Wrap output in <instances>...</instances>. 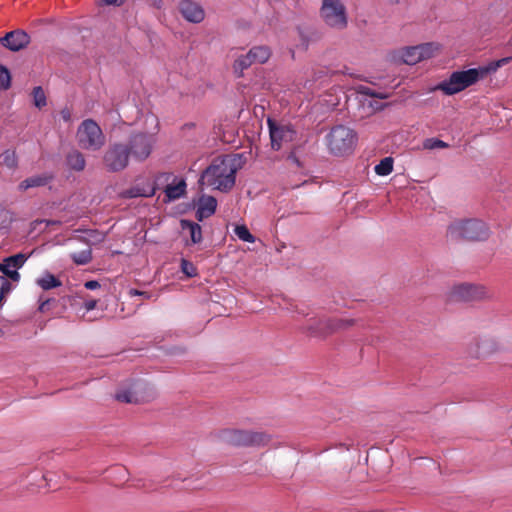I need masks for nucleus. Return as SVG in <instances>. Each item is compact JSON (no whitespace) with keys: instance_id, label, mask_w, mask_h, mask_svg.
Listing matches in <instances>:
<instances>
[{"instance_id":"1","label":"nucleus","mask_w":512,"mask_h":512,"mask_svg":"<svg viewBox=\"0 0 512 512\" xmlns=\"http://www.w3.org/2000/svg\"><path fill=\"white\" fill-rule=\"evenodd\" d=\"M236 161L230 156L217 157L202 172L200 185L211 186L222 192L230 191L235 185Z\"/></svg>"},{"instance_id":"27","label":"nucleus","mask_w":512,"mask_h":512,"mask_svg":"<svg viewBox=\"0 0 512 512\" xmlns=\"http://www.w3.org/2000/svg\"><path fill=\"white\" fill-rule=\"evenodd\" d=\"M375 173L379 176H387L393 171V158L385 157L374 168Z\"/></svg>"},{"instance_id":"28","label":"nucleus","mask_w":512,"mask_h":512,"mask_svg":"<svg viewBox=\"0 0 512 512\" xmlns=\"http://www.w3.org/2000/svg\"><path fill=\"white\" fill-rule=\"evenodd\" d=\"M511 61H512V56L504 57L502 59L492 61L488 65L480 67V68L484 74V77H486L489 73L496 72L500 67L508 64Z\"/></svg>"},{"instance_id":"46","label":"nucleus","mask_w":512,"mask_h":512,"mask_svg":"<svg viewBox=\"0 0 512 512\" xmlns=\"http://www.w3.org/2000/svg\"><path fill=\"white\" fill-rule=\"evenodd\" d=\"M105 4H115L117 6H119L122 2H112V1H109V2H104Z\"/></svg>"},{"instance_id":"30","label":"nucleus","mask_w":512,"mask_h":512,"mask_svg":"<svg viewBox=\"0 0 512 512\" xmlns=\"http://www.w3.org/2000/svg\"><path fill=\"white\" fill-rule=\"evenodd\" d=\"M2 164L9 169H15L18 166V157L14 150H5L1 154Z\"/></svg>"},{"instance_id":"35","label":"nucleus","mask_w":512,"mask_h":512,"mask_svg":"<svg viewBox=\"0 0 512 512\" xmlns=\"http://www.w3.org/2000/svg\"><path fill=\"white\" fill-rule=\"evenodd\" d=\"M153 194H154V189H152L150 192H146L145 190L140 189L138 187L131 188L124 192V196L127 198H136V197H141V196L149 197V196H152Z\"/></svg>"},{"instance_id":"14","label":"nucleus","mask_w":512,"mask_h":512,"mask_svg":"<svg viewBox=\"0 0 512 512\" xmlns=\"http://www.w3.org/2000/svg\"><path fill=\"white\" fill-rule=\"evenodd\" d=\"M452 297L459 301L473 302L487 298L488 292L482 285L462 283L453 287Z\"/></svg>"},{"instance_id":"3","label":"nucleus","mask_w":512,"mask_h":512,"mask_svg":"<svg viewBox=\"0 0 512 512\" xmlns=\"http://www.w3.org/2000/svg\"><path fill=\"white\" fill-rule=\"evenodd\" d=\"M222 442L236 447H264L271 441L266 432L227 428L219 432Z\"/></svg>"},{"instance_id":"38","label":"nucleus","mask_w":512,"mask_h":512,"mask_svg":"<svg viewBox=\"0 0 512 512\" xmlns=\"http://www.w3.org/2000/svg\"><path fill=\"white\" fill-rule=\"evenodd\" d=\"M181 270L188 277H194L197 275L196 267L189 261L182 259L181 261Z\"/></svg>"},{"instance_id":"7","label":"nucleus","mask_w":512,"mask_h":512,"mask_svg":"<svg viewBox=\"0 0 512 512\" xmlns=\"http://www.w3.org/2000/svg\"><path fill=\"white\" fill-rule=\"evenodd\" d=\"M78 145L84 150L97 151L105 144V135L93 119L84 120L76 133Z\"/></svg>"},{"instance_id":"26","label":"nucleus","mask_w":512,"mask_h":512,"mask_svg":"<svg viewBox=\"0 0 512 512\" xmlns=\"http://www.w3.org/2000/svg\"><path fill=\"white\" fill-rule=\"evenodd\" d=\"M252 64H254V61L250 57V54L247 53L245 55L239 56L233 65L235 73H237L239 76L242 75L243 71L247 68H249Z\"/></svg>"},{"instance_id":"22","label":"nucleus","mask_w":512,"mask_h":512,"mask_svg":"<svg viewBox=\"0 0 512 512\" xmlns=\"http://www.w3.org/2000/svg\"><path fill=\"white\" fill-rule=\"evenodd\" d=\"M67 164L75 171H82L85 168L86 161L81 152L73 150L67 155Z\"/></svg>"},{"instance_id":"43","label":"nucleus","mask_w":512,"mask_h":512,"mask_svg":"<svg viewBox=\"0 0 512 512\" xmlns=\"http://www.w3.org/2000/svg\"><path fill=\"white\" fill-rule=\"evenodd\" d=\"M49 303H50V299H45V300L40 299L39 310H40L41 312L46 311V309H47V308H48V306H49Z\"/></svg>"},{"instance_id":"24","label":"nucleus","mask_w":512,"mask_h":512,"mask_svg":"<svg viewBox=\"0 0 512 512\" xmlns=\"http://www.w3.org/2000/svg\"><path fill=\"white\" fill-rule=\"evenodd\" d=\"M29 255L24 253H18L9 257L4 258V262L8 269L18 270L20 269L25 262L27 261Z\"/></svg>"},{"instance_id":"23","label":"nucleus","mask_w":512,"mask_h":512,"mask_svg":"<svg viewBox=\"0 0 512 512\" xmlns=\"http://www.w3.org/2000/svg\"><path fill=\"white\" fill-rule=\"evenodd\" d=\"M186 190V183L184 180H180L177 184L167 185L165 188V195L169 200H175L184 195Z\"/></svg>"},{"instance_id":"41","label":"nucleus","mask_w":512,"mask_h":512,"mask_svg":"<svg viewBox=\"0 0 512 512\" xmlns=\"http://www.w3.org/2000/svg\"><path fill=\"white\" fill-rule=\"evenodd\" d=\"M129 294H130L131 296H136V295H138V296H142V297H145V298H147V299H149V298L151 297V294H150V293H148V292H146V291H139V290H136V289H131V290L129 291Z\"/></svg>"},{"instance_id":"25","label":"nucleus","mask_w":512,"mask_h":512,"mask_svg":"<svg viewBox=\"0 0 512 512\" xmlns=\"http://www.w3.org/2000/svg\"><path fill=\"white\" fill-rule=\"evenodd\" d=\"M37 284L43 290H49L61 286V281L50 273H46L43 277L37 280Z\"/></svg>"},{"instance_id":"42","label":"nucleus","mask_w":512,"mask_h":512,"mask_svg":"<svg viewBox=\"0 0 512 512\" xmlns=\"http://www.w3.org/2000/svg\"><path fill=\"white\" fill-rule=\"evenodd\" d=\"M84 286L86 289L95 290L100 287V283L96 280H90L85 282Z\"/></svg>"},{"instance_id":"17","label":"nucleus","mask_w":512,"mask_h":512,"mask_svg":"<svg viewBox=\"0 0 512 512\" xmlns=\"http://www.w3.org/2000/svg\"><path fill=\"white\" fill-rule=\"evenodd\" d=\"M182 16L189 22L200 23L205 18V11L199 2H180Z\"/></svg>"},{"instance_id":"19","label":"nucleus","mask_w":512,"mask_h":512,"mask_svg":"<svg viewBox=\"0 0 512 512\" xmlns=\"http://www.w3.org/2000/svg\"><path fill=\"white\" fill-rule=\"evenodd\" d=\"M53 179L54 175L52 173L33 175L20 182L19 189L26 191L30 188L43 187L49 184Z\"/></svg>"},{"instance_id":"21","label":"nucleus","mask_w":512,"mask_h":512,"mask_svg":"<svg viewBox=\"0 0 512 512\" xmlns=\"http://www.w3.org/2000/svg\"><path fill=\"white\" fill-rule=\"evenodd\" d=\"M254 63L263 64L268 61L271 56V50L267 46H255L248 52Z\"/></svg>"},{"instance_id":"12","label":"nucleus","mask_w":512,"mask_h":512,"mask_svg":"<svg viewBox=\"0 0 512 512\" xmlns=\"http://www.w3.org/2000/svg\"><path fill=\"white\" fill-rule=\"evenodd\" d=\"M495 339L485 336H474L466 344V354L471 359H484L498 350Z\"/></svg>"},{"instance_id":"37","label":"nucleus","mask_w":512,"mask_h":512,"mask_svg":"<svg viewBox=\"0 0 512 512\" xmlns=\"http://www.w3.org/2000/svg\"><path fill=\"white\" fill-rule=\"evenodd\" d=\"M11 290V283L5 276H0V306L2 305V301L4 300L5 296L10 292Z\"/></svg>"},{"instance_id":"4","label":"nucleus","mask_w":512,"mask_h":512,"mask_svg":"<svg viewBox=\"0 0 512 512\" xmlns=\"http://www.w3.org/2000/svg\"><path fill=\"white\" fill-rule=\"evenodd\" d=\"M484 78L481 68H471L468 70L455 71L450 77L432 88V91L440 90L445 95L457 94L466 88L474 85L480 79Z\"/></svg>"},{"instance_id":"33","label":"nucleus","mask_w":512,"mask_h":512,"mask_svg":"<svg viewBox=\"0 0 512 512\" xmlns=\"http://www.w3.org/2000/svg\"><path fill=\"white\" fill-rule=\"evenodd\" d=\"M34 104L38 108H42L46 105V96L43 89L37 86L33 89Z\"/></svg>"},{"instance_id":"44","label":"nucleus","mask_w":512,"mask_h":512,"mask_svg":"<svg viewBox=\"0 0 512 512\" xmlns=\"http://www.w3.org/2000/svg\"><path fill=\"white\" fill-rule=\"evenodd\" d=\"M61 116L63 118L64 121H69L70 120V117H71V114H70V111L68 109H64L61 111Z\"/></svg>"},{"instance_id":"5","label":"nucleus","mask_w":512,"mask_h":512,"mask_svg":"<svg viewBox=\"0 0 512 512\" xmlns=\"http://www.w3.org/2000/svg\"><path fill=\"white\" fill-rule=\"evenodd\" d=\"M447 233L452 239L482 241L488 238L489 229L480 220H458L449 225Z\"/></svg>"},{"instance_id":"47","label":"nucleus","mask_w":512,"mask_h":512,"mask_svg":"<svg viewBox=\"0 0 512 512\" xmlns=\"http://www.w3.org/2000/svg\"><path fill=\"white\" fill-rule=\"evenodd\" d=\"M42 479H43L44 481H47V477H46V475H42Z\"/></svg>"},{"instance_id":"39","label":"nucleus","mask_w":512,"mask_h":512,"mask_svg":"<svg viewBox=\"0 0 512 512\" xmlns=\"http://www.w3.org/2000/svg\"><path fill=\"white\" fill-rule=\"evenodd\" d=\"M359 93L362 94V95H366V96H369L371 98H377V99H386L388 97L386 94L376 93L371 88L364 87V86H361L359 88Z\"/></svg>"},{"instance_id":"34","label":"nucleus","mask_w":512,"mask_h":512,"mask_svg":"<svg viewBox=\"0 0 512 512\" xmlns=\"http://www.w3.org/2000/svg\"><path fill=\"white\" fill-rule=\"evenodd\" d=\"M0 86L3 90H7L11 86L10 72L3 65H0Z\"/></svg>"},{"instance_id":"40","label":"nucleus","mask_w":512,"mask_h":512,"mask_svg":"<svg viewBox=\"0 0 512 512\" xmlns=\"http://www.w3.org/2000/svg\"><path fill=\"white\" fill-rule=\"evenodd\" d=\"M368 106L371 108L372 112H375V111L383 109L384 104L380 103L377 100H369Z\"/></svg>"},{"instance_id":"20","label":"nucleus","mask_w":512,"mask_h":512,"mask_svg":"<svg viewBox=\"0 0 512 512\" xmlns=\"http://www.w3.org/2000/svg\"><path fill=\"white\" fill-rule=\"evenodd\" d=\"M183 231H188L192 244H198L202 241V229L198 223L182 219L180 222Z\"/></svg>"},{"instance_id":"36","label":"nucleus","mask_w":512,"mask_h":512,"mask_svg":"<svg viewBox=\"0 0 512 512\" xmlns=\"http://www.w3.org/2000/svg\"><path fill=\"white\" fill-rule=\"evenodd\" d=\"M0 272L3 273L2 276L11 279L12 281H19L20 274L16 270L8 269L4 260L0 263Z\"/></svg>"},{"instance_id":"9","label":"nucleus","mask_w":512,"mask_h":512,"mask_svg":"<svg viewBox=\"0 0 512 512\" xmlns=\"http://www.w3.org/2000/svg\"><path fill=\"white\" fill-rule=\"evenodd\" d=\"M130 149L123 143L111 144L104 153L103 164L109 172H120L129 164Z\"/></svg>"},{"instance_id":"32","label":"nucleus","mask_w":512,"mask_h":512,"mask_svg":"<svg viewBox=\"0 0 512 512\" xmlns=\"http://www.w3.org/2000/svg\"><path fill=\"white\" fill-rule=\"evenodd\" d=\"M234 232L236 236L242 241L249 243L255 242V237L250 233L245 225L236 226Z\"/></svg>"},{"instance_id":"18","label":"nucleus","mask_w":512,"mask_h":512,"mask_svg":"<svg viewBox=\"0 0 512 512\" xmlns=\"http://www.w3.org/2000/svg\"><path fill=\"white\" fill-rule=\"evenodd\" d=\"M217 200L213 196L203 195L199 199L198 208L196 211V218L198 221H202L205 218L210 217L216 211Z\"/></svg>"},{"instance_id":"10","label":"nucleus","mask_w":512,"mask_h":512,"mask_svg":"<svg viewBox=\"0 0 512 512\" xmlns=\"http://www.w3.org/2000/svg\"><path fill=\"white\" fill-rule=\"evenodd\" d=\"M320 15L330 28L343 30L347 27L348 17L343 2H323Z\"/></svg>"},{"instance_id":"6","label":"nucleus","mask_w":512,"mask_h":512,"mask_svg":"<svg viewBox=\"0 0 512 512\" xmlns=\"http://www.w3.org/2000/svg\"><path fill=\"white\" fill-rule=\"evenodd\" d=\"M327 147L333 155L350 153L356 143V133L344 125L334 126L326 136Z\"/></svg>"},{"instance_id":"13","label":"nucleus","mask_w":512,"mask_h":512,"mask_svg":"<svg viewBox=\"0 0 512 512\" xmlns=\"http://www.w3.org/2000/svg\"><path fill=\"white\" fill-rule=\"evenodd\" d=\"M154 142L152 135L138 133L131 136L127 146L130 149L131 156L136 161L142 162L150 156Z\"/></svg>"},{"instance_id":"8","label":"nucleus","mask_w":512,"mask_h":512,"mask_svg":"<svg viewBox=\"0 0 512 512\" xmlns=\"http://www.w3.org/2000/svg\"><path fill=\"white\" fill-rule=\"evenodd\" d=\"M440 50L437 43H423L417 46L405 47L393 55V60L407 65H415L422 60L433 57Z\"/></svg>"},{"instance_id":"45","label":"nucleus","mask_w":512,"mask_h":512,"mask_svg":"<svg viewBox=\"0 0 512 512\" xmlns=\"http://www.w3.org/2000/svg\"><path fill=\"white\" fill-rule=\"evenodd\" d=\"M96 306V301L95 300H91V301H87L85 303V307L87 310H93Z\"/></svg>"},{"instance_id":"11","label":"nucleus","mask_w":512,"mask_h":512,"mask_svg":"<svg viewBox=\"0 0 512 512\" xmlns=\"http://www.w3.org/2000/svg\"><path fill=\"white\" fill-rule=\"evenodd\" d=\"M271 147L273 150H280L284 145L293 142L296 139L297 132L289 124L279 123L273 119H268Z\"/></svg>"},{"instance_id":"48","label":"nucleus","mask_w":512,"mask_h":512,"mask_svg":"<svg viewBox=\"0 0 512 512\" xmlns=\"http://www.w3.org/2000/svg\"><path fill=\"white\" fill-rule=\"evenodd\" d=\"M2 334V331L0 330V335Z\"/></svg>"},{"instance_id":"16","label":"nucleus","mask_w":512,"mask_h":512,"mask_svg":"<svg viewBox=\"0 0 512 512\" xmlns=\"http://www.w3.org/2000/svg\"><path fill=\"white\" fill-rule=\"evenodd\" d=\"M0 43L10 51H20L30 43V36L23 30H14L0 38Z\"/></svg>"},{"instance_id":"31","label":"nucleus","mask_w":512,"mask_h":512,"mask_svg":"<svg viewBox=\"0 0 512 512\" xmlns=\"http://www.w3.org/2000/svg\"><path fill=\"white\" fill-rule=\"evenodd\" d=\"M449 144L438 138H427L423 141V148L426 150L445 149Z\"/></svg>"},{"instance_id":"29","label":"nucleus","mask_w":512,"mask_h":512,"mask_svg":"<svg viewBox=\"0 0 512 512\" xmlns=\"http://www.w3.org/2000/svg\"><path fill=\"white\" fill-rule=\"evenodd\" d=\"M71 258L76 265H86L92 260V250L90 248L71 254Z\"/></svg>"},{"instance_id":"15","label":"nucleus","mask_w":512,"mask_h":512,"mask_svg":"<svg viewBox=\"0 0 512 512\" xmlns=\"http://www.w3.org/2000/svg\"><path fill=\"white\" fill-rule=\"evenodd\" d=\"M142 390L143 384L135 381L119 388L115 398L122 403L137 404L144 400Z\"/></svg>"},{"instance_id":"2","label":"nucleus","mask_w":512,"mask_h":512,"mask_svg":"<svg viewBox=\"0 0 512 512\" xmlns=\"http://www.w3.org/2000/svg\"><path fill=\"white\" fill-rule=\"evenodd\" d=\"M355 324L354 319L343 318H310L300 331L308 337L324 340L330 335L346 330Z\"/></svg>"}]
</instances>
